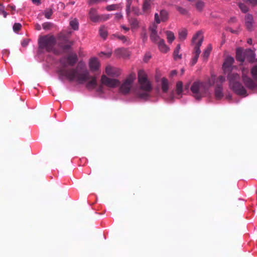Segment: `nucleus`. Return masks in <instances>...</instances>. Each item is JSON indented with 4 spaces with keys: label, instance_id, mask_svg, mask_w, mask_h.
<instances>
[{
    "label": "nucleus",
    "instance_id": "nucleus-1",
    "mask_svg": "<svg viewBox=\"0 0 257 257\" xmlns=\"http://www.w3.org/2000/svg\"><path fill=\"white\" fill-rule=\"evenodd\" d=\"M61 63L63 67L59 70L60 77L65 76L70 81L75 80L79 84H83L87 81L86 87L88 89H93L97 86L96 78L91 76L89 71L85 68L83 64H79L75 68L66 70L65 68L66 64L64 60Z\"/></svg>",
    "mask_w": 257,
    "mask_h": 257
},
{
    "label": "nucleus",
    "instance_id": "nucleus-2",
    "mask_svg": "<svg viewBox=\"0 0 257 257\" xmlns=\"http://www.w3.org/2000/svg\"><path fill=\"white\" fill-rule=\"evenodd\" d=\"M215 82V77L211 75L206 81L194 82L191 86V90L194 97L198 100L200 99L207 92L208 89L213 86Z\"/></svg>",
    "mask_w": 257,
    "mask_h": 257
},
{
    "label": "nucleus",
    "instance_id": "nucleus-3",
    "mask_svg": "<svg viewBox=\"0 0 257 257\" xmlns=\"http://www.w3.org/2000/svg\"><path fill=\"white\" fill-rule=\"evenodd\" d=\"M138 81L140 89L144 92H138L137 96L141 99H147L150 96L149 92L152 90V87L144 70H141L138 72Z\"/></svg>",
    "mask_w": 257,
    "mask_h": 257
},
{
    "label": "nucleus",
    "instance_id": "nucleus-4",
    "mask_svg": "<svg viewBox=\"0 0 257 257\" xmlns=\"http://www.w3.org/2000/svg\"><path fill=\"white\" fill-rule=\"evenodd\" d=\"M229 86L237 95L246 96L248 94L243 86L240 82L239 75L235 73H229L227 75Z\"/></svg>",
    "mask_w": 257,
    "mask_h": 257
},
{
    "label": "nucleus",
    "instance_id": "nucleus-5",
    "mask_svg": "<svg viewBox=\"0 0 257 257\" xmlns=\"http://www.w3.org/2000/svg\"><path fill=\"white\" fill-rule=\"evenodd\" d=\"M39 50H45L48 52H54L56 44V39L52 35L40 36L38 40Z\"/></svg>",
    "mask_w": 257,
    "mask_h": 257
},
{
    "label": "nucleus",
    "instance_id": "nucleus-6",
    "mask_svg": "<svg viewBox=\"0 0 257 257\" xmlns=\"http://www.w3.org/2000/svg\"><path fill=\"white\" fill-rule=\"evenodd\" d=\"M57 39L59 46L64 51L69 50L73 45V42L69 40L68 35L65 34L59 33Z\"/></svg>",
    "mask_w": 257,
    "mask_h": 257
},
{
    "label": "nucleus",
    "instance_id": "nucleus-7",
    "mask_svg": "<svg viewBox=\"0 0 257 257\" xmlns=\"http://www.w3.org/2000/svg\"><path fill=\"white\" fill-rule=\"evenodd\" d=\"M203 41V36L201 32L198 31L193 37L192 39V43L195 44L194 52L195 55L199 56L201 53L200 47L202 45Z\"/></svg>",
    "mask_w": 257,
    "mask_h": 257
},
{
    "label": "nucleus",
    "instance_id": "nucleus-8",
    "mask_svg": "<svg viewBox=\"0 0 257 257\" xmlns=\"http://www.w3.org/2000/svg\"><path fill=\"white\" fill-rule=\"evenodd\" d=\"M62 60H64V61H65V62L66 63V66L65 67V69L69 70V69H70L71 68H70V69H66L67 66L69 65L70 66H73L77 63V62L78 61V57H77V56L76 54L72 53V54H71L69 55L66 58H62V59H60V64H61V67H60V68L58 70V73L59 74V78L60 79H62L63 77H65V76H62V77H61L60 78V77L59 72L60 69H61L63 67V66H62L61 63V61Z\"/></svg>",
    "mask_w": 257,
    "mask_h": 257
},
{
    "label": "nucleus",
    "instance_id": "nucleus-9",
    "mask_svg": "<svg viewBox=\"0 0 257 257\" xmlns=\"http://www.w3.org/2000/svg\"><path fill=\"white\" fill-rule=\"evenodd\" d=\"M135 78L136 75L135 73L130 74L120 87V90L122 93L126 94L129 92Z\"/></svg>",
    "mask_w": 257,
    "mask_h": 257
},
{
    "label": "nucleus",
    "instance_id": "nucleus-10",
    "mask_svg": "<svg viewBox=\"0 0 257 257\" xmlns=\"http://www.w3.org/2000/svg\"><path fill=\"white\" fill-rule=\"evenodd\" d=\"M101 82L103 85L109 87H115L120 84V82L115 79H111L102 75L101 78Z\"/></svg>",
    "mask_w": 257,
    "mask_h": 257
},
{
    "label": "nucleus",
    "instance_id": "nucleus-11",
    "mask_svg": "<svg viewBox=\"0 0 257 257\" xmlns=\"http://www.w3.org/2000/svg\"><path fill=\"white\" fill-rule=\"evenodd\" d=\"M149 31L150 32V37L152 42L157 43L162 39L158 35L157 32V26L154 24L153 26L149 28Z\"/></svg>",
    "mask_w": 257,
    "mask_h": 257
},
{
    "label": "nucleus",
    "instance_id": "nucleus-12",
    "mask_svg": "<svg viewBox=\"0 0 257 257\" xmlns=\"http://www.w3.org/2000/svg\"><path fill=\"white\" fill-rule=\"evenodd\" d=\"M169 19L168 12L162 10L160 12V15L158 13L155 14V21L157 24H160L161 22H165L168 21Z\"/></svg>",
    "mask_w": 257,
    "mask_h": 257
},
{
    "label": "nucleus",
    "instance_id": "nucleus-13",
    "mask_svg": "<svg viewBox=\"0 0 257 257\" xmlns=\"http://www.w3.org/2000/svg\"><path fill=\"white\" fill-rule=\"evenodd\" d=\"M242 81L245 86L249 89H253L257 87L256 83L250 78L246 76L243 72Z\"/></svg>",
    "mask_w": 257,
    "mask_h": 257
},
{
    "label": "nucleus",
    "instance_id": "nucleus-14",
    "mask_svg": "<svg viewBox=\"0 0 257 257\" xmlns=\"http://www.w3.org/2000/svg\"><path fill=\"white\" fill-rule=\"evenodd\" d=\"M234 61V59L232 57L228 56L226 58L223 64V68L225 72L231 69Z\"/></svg>",
    "mask_w": 257,
    "mask_h": 257
},
{
    "label": "nucleus",
    "instance_id": "nucleus-15",
    "mask_svg": "<svg viewBox=\"0 0 257 257\" xmlns=\"http://www.w3.org/2000/svg\"><path fill=\"white\" fill-rule=\"evenodd\" d=\"M253 19L251 15L247 14L245 17V25L248 31H252L253 28Z\"/></svg>",
    "mask_w": 257,
    "mask_h": 257
},
{
    "label": "nucleus",
    "instance_id": "nucleus-16",
    "mask_svg": "<svg viewBox=\"0 0 257 257\" xmlns=\"http://www.w3.org/2000/svg\"><path fill=\"white\" fill-rule=\"evenodd\" d=\"M89 66L90 70L95 71L97 70L99 67V63L96 58H92L90 59Z\"/></svg>",
    "mask_w": 257,
    "mask_h": 257
},
{
    "label": "nucleus",
    "instance_id": "nucleus-17",
    "mask_svg": "<svg viewBox=\"0 0 257 257\" xmlns=\"http://www.w3.org/2000/svg\"><path fill=\"white\" fill-rule=\"evenodd\" d=\"M151 10V2L150 0H144L142 5L143 14H148Z\"/></svg>",
    "mask_w": 257,
    "mask_h": 257
},
{
    "label": "nucleus",
    "instance_id": "nucleus-18",
    "mask_svg": "<svg viewBox=\"0 0 257 257\" xmlns=\"http://www.w3.org/2000/svg\"><path fill=\"white\" fill-rule=\"evenodd\" d=\"M105 72L108 75L112 77L118 76L120 74L118 70L110 66H107L106 67Z\"/></svg>",
    "mask_w": 257,
    "mask_h": 257
},
{
    "label": "nucleus",
    "instance_id": "nucleus-19",
    "mask_svg": "<svg viewBox=\"0 0 257 257\" xmlns=\"http://www.w3.org/2000/svg\"><path fill=\"white\" fill-rule=\"evenodd\" d=\"M236 59L240 62H243L245 59L244 52L241 48H238L236 51Z\"/></svg>",
    "mask_w": 257,
    "mask_h": 257
},
{
    "label": "nucleus",
    "instance_id": "nucleus-20",
    "mask_svg": "<svg viewBox=\"0 0 257 257\" xmlns=\"http://www.w3.org/2000/svg\"><path fill=\"white\" fill-rule=\"evenodd\" d=\"M159 50L163 53H167L169 50V47L166 45L164 39L160 40L157 43Z\"/></svg>",
    "mask_w": 257,
    "mask_h": 257
},
{
    "label": "nucleus",
    "instance_id": "nucleus-21",
    "mask_svg": "<svg viewBox=\"0 0 257 257\" xmlns=\"http://www.w3.org/2000/svg\"><path fill=\"white\" fill-rule=\"evenodd\" d=\"M90 19L93 22H98V15L95 9L91 8L89 13Z\"/></svg>",
    "mask_w": 257,
    "mask_h": 257
},
{
    "label": "nucleus",
    "instance_id": "nucleus-22",
    "mask_svg": "<svg viewBox=\"0 0 257 257\" xmlns=\"http://www.w3.org/2000/svg\"><path fill=\"white\" fill-rule=\"evenodd\" d=\"M128 21L132 30L137 29L139 27V22L137 19L130 18L128 19Z\"/></svg>",
    "mask_w": 257,
    "mask_h": 257
},
{
    "label": "nucleus",
    "instance_id": "nucleus-23",
    "mask_svg": "<svg viewBox=\"0 0 257 257\" xmlns=\"http://www.w3.org/2000/svg\"><path fill=\"white\" fill-rule=\"evenodd\" d=\"M215 96L217 99H220L223 96L222 86L219 84H217L215 89Z\"/></svg>",
    "mask_w": 257,
    "mask_h": 257
},
{
    "label": "nucleus",
    "instance_id": "nucleus-24",
    "mask_svg": "<svg viewBox=\"0 0 257 257\" xmlns=\"http://www.w3.org/2000/svg\"><path fill=\"white\" fill-rule=\"evenodd\" d=\"M244 55L245 56V58H246L249 61H252L254 58V52L250 49H246L244 52Z\"/></svg>",
    "mask_w": 257,
    "mask_h": 257
},
{
    "label": "nucleus",
    "instance_id": "nucleus-25",
    "mask_svg": "<svg viewBox=\"0 0 257 257\" xmlns=\"http://www.w3.org/2000/svg\"><path fill=\"white\" fill-rule=\"evenodd\" d=\"M181 49V46L180 44L177 45L175 49L173 52L174 58L175 60H177L178 59H180L182 58V54H179V51Z\"/></svg>",
    "mask_w": 257,
    "mask_h": 257
},
{
    "label": "nucleus",
    "instance_id": "nucleus-26",
    "mask_svg": "<svg viewBox=\"0 0 257 257\" xmlns=\"http://www.w3.org/2000/svg\"><path fill=\"white\" fill-rule=\"evenodd\" d=\"M161 83H162V91L164 92H167V91L168 90V88H169V86H168L169 84H168V80L166 78L163 77L162 79Z\"/></svg>",
    "mask_w": 257,
    "mask_h": 257
},
{
    "label": "nucleus",
    "instance_id": "nucleus-27",
    "mask_svg": "<svg viewBox=\"0 0 257 257\" xmlns=\"http://www.w3.org/2000/svg\"><path fill=\"white\" fill-rule=\"evenodd\" d=\"M212 50V47L210 44L208 45L207 47L205 49L203 53V57L204 60H207L210 55L211 51Z\"/></svg>",
    "mask_w": 257,
    "mask_h": 257
},
{
    "label": "nucleus",
    "instance_id": "nucleus-28",
    "mask_svg": "<svg viewBox=\"0 0 257 257\" xmlns=\"http://www.w3.org/2000/svg\"><path fill=\"white\" fill-rule=\"evenodd\" d=\"M187 36V31L185 29H183L179 32V39L180 41H184L186 39Z\"/></svg>",
    "mask_w": 257,
    "mask_h": 257
},
{
    "label": "nucleus",
    "instance_id": "nucleus-29",
    "mask_svg": "<svg viewBox=\"0 0 257 257\" xmlns=\"http://www.w3.org/2000/svg\"><path fill=\"white\" fill-rule=\"evenodd\" d=\"M70 26L74 30H78L79 28V23L78 20L75 18L71 20L70 21Z\"/></svg>",
    "mask_w": 257,
    "mask_h": 257
},
{
    "label": "nucleus",
    "instance_id": "nucleus-30",
    "mask_svg": "<svg viewBox=\"0 0 257 257\" xmlns=\"http://www.w3.org/2000/svg\"><path fill=\"white\" fill-rule=\"evenodd\" d=\"M167 36V39L168 43H172V42L175 40V36L174 33L170 31H167L165 32Z\"/></svg>",
    "mask_w": 257,
    "mask_h": 257
},
{
    "label": "nucleus",
    "instance_id": "nucleus-31",
    "mask_svg": "<svg viewBox=\"0 0 257 257\" xmlns=\"http://www.w3.org/2000/svg\"><path fill=\"white\" fill-rule=\"evenodd\" d=\"M141 38L142 39L143 42L145 43L148 40V35L147 30L145 27L142 28V32L141 33Z\"/></svg>",
    "mask_w": 257,
    "mask_h": 257
},
{
    "label": "nucleus",
    "instance_id": "nucleus-32",
    "mask_svg": "<svg viewBox=\"0 0 257 257\" xmlns=\"http://www.w3.org/2000/svg\"><path fill=\"white\" fill-rule=\"evenodd\" d=\"M183 91V83L182 81H178L176 84V92L178 95H180Z\"/></svg>",
    "mask_w": 257,
    "mask_h": 257
},
{
    "label": "nucleus",
    "instance_id": "nucleus-33",
    "mask_svg": "<svg viewBox=\"0 0 257 257\" xmlns=\"http://www.w3.org/2000/svg\"><path fill=\"white\" fill-rule=\"evenodd\" d=\"M99 34L103 39H105L107 36V32L105 28L103 26L101 27L99 29Z\"/></svg>",
    "mask_w": 257,
    "mask_h": 257
},
{
    "label": "nucleus",
    "instance_id": "nucleus-34",
    "mask_svg": "<svg viewBox=\"0 0 257 257\" xmlns=\"http://www.w3.org/2000/svg\"><path fill=\"white\" fill-rule=\"evenodd\" d=\"M132 4V0H126V13L128 16L130 15V13H131Z\"/></svg>",
    "mask_w": 257,
    "mask_h": 257
},
{
    "label": "nucleus",
    "instance_id": "nucleus-35",
    "mask_svg": "<svg viewBox=\"0 0 257 257\" xmlns=\"http://www.w3.org/2000/svg\"><path fill=\"white\" fill-rule=\"evenodd\" d=\"M115 36L119 40L122 41L123 43H129V40L127 37L123 35H115Z\"/></svg>",
    "mask_w": 257,
    "mask_h": 257
},
{
    "label": "nucleus",
    "instance_id": "nucleus-36",
    "mask_svg": "<svg viewBox=\"0 0 257 257\" xmlns=\"http://www.w3.org/2000/svg\"><path fill=\"white\" fill-rule=\"evenodd\" d=\"M109 18L110 15L108 14L98 15V22L105 21Z\"/></svg>",
    "mask_w": 257,
    "mask_h": 257
},
{
    "label": "nucleus",
    "instance_id": "nucleus-37",
    "mask_svg": "<svg viewBox=\"0 0 257 257\" xmlns=\"http://www.w3.org/2000/svg\"><path fill=\"white\" fill-rule=\"evenodd\" d=\"M195 6H196V9L198 11H201L203 9L204 4V3L202 1H197V2L196 3Z\"/></svg>",
    "mask_w": 257,
    "mask_h": 257
},
{
    "label": "nucleus",
    "instance_id": "nucleus-38",
    "mask_svg": "<svg viewBox=\"0 0 257 257\" xmlns=\"http://www.w3.org/2000/svg\"><path fill=\"white\" fill-rule=\"evenodd\" d=\"M131 11L134 12V13L137 15L139 16L141 15H143V12H141L138 7H133L131 8Z\"/></svg>",
    "mask_w": 257,
    "mask_h": 257
},
{
    "label": "nucleus",
    "instance_id": "nucleus-39",
    "mask_svg": "<svg viewBox=\"0 0 257 257\" xmlns=\"http://www.w3.org/2000/svg\"><path fill=\"white\" fill-rule=\"evenodd\" d=\"M238 7L240 10L244 13H246L248 11V8L246 6L242 3H239Z\"/></svg>",
    "mask_w": 257,
    "mask_h": 257
},
{
    "label": "nucleus",
    "instance_id": "nucleus-40",
    "mask_svg": "<svg viewBox=\"0 0 257 257\" xmlns=\"http://www.w3.org/2000/svg\"><path fill=\"white\" fill-rule=\"evenodd\" d=\"M118 8V6L117 5H108L106 7V10L107 11H111L113 10H117Z\"/></svg>",
    "mask_w": 257,
    "mask_h": 257
},
{
    "label": "nucleus",
    "instance_id": "nucleus-41",
    "mask_svg": "<svg viewBox=\"0 0 257 257\" xmlns=\"http://www.w3.org/2000/svg\"><path fill=\"white\" fill-rule=\"evenodd\" d=\"M53 14V11L51 9H48L45 11L44 15L47 19H50Z\"/></svg>",
    "mask_w": 257,
    "mask_h": 257
},
{
    "label": "nucleus",
    "instance_id": "nucleus-42",
    "mask_svg": "<svg viewBox=\"0 0 257 257\" xmlns=\"http://www.w3.org/2000/svg\"><path fill=\"white\" fill-rule=\"evenodd\" d=\"M251 73L254 79L257 80V65L251 69Z\"/></svg>",
    "mask_w": 257,
    "mask_h": 257
},
{
    "label": "nucleus",
    "instance_id": "nucleus-43",
    "mask_svg": "<svg viewBox=\"0 0 257 257\" xmlns=\"http://www.w3.org/2000/svg\"><path fill=\"white\" fill-rule=\"evenodd\" d=\"M176 9L180 14L182 15H186L187 13V10L182 7L177 6L176 7Z\"/></svg>",
    "mask_w": 257,
    "mask_h": 257
},
{
    "label": "nucleus",
    "instance_id": "nucleus-44",
    "mask_svg": "<svg viewBox=\"0 0 257 257\" xmlns=\"http://www.w3.org/2000/svg\"><path fill=\"white\" fill-rule=\"evenodd\" d=\"M107 0H89L88 1V4L90 5H94V4H97L100 3L102 2H107Z\"/></svg>",
    "mask_w": 257,
    "mask_h": 257
},
{
    "label": "nucleus",
    "instance_id": "nucleus-45",
    "mask_svg": "<svg viewBox=\"0 0 257 257\" xmlns=\"http://www.w3.org/2000/svg\"><path fill=\"white\" fill-rule=\"evenodd\" d=\"M21 28H22V25H21V24H20V23H15L14 26H13V30L15 32H18L19 30H20Z\"/></svg>",
    "mask_w": 257,
    "mask_h": 257
},
{
    "label": "nucleus",
    "instance_id": "nucleus-46",
    "mask_svg": "<svg viewBox=\"0 0 257 257\" xmlns=\"http://www.w3.org/2000/svg\"><path fill=\"white\" fill-rule=\"evenodd\" d=\"M225 81V78L223 76H220L218 77L216 83L221 86V84Z\"/></svg>",
    "mask_w": 257,
    "mask_h": 257
},
{
    "label": "nucleus",
    "instance_id": "nucleus-47",
    "mask_svg": "<svg viewBox=\"0 0 257 257\" xmlns=\"http://www.w3.org/2000/svg\"><path fill=\"white\" fill-rule=\"evenodd\" d=\"M0 6H1V7L0 8V14L3 15L4 18H6L8 14L5 11L4 7L3 6H1V4H0Z\"/></svg>",
    "mask_w": 257,
    "mask_h": 257
},
{
    "label": "nucleus",
    "instance_id": "nucleus-48",
    "mask_svg": "<svg viewBox=\"0 0 257 257\" xmlns=\"http://www.w3.org/2000/svg\"><path fill=\"white\" fill-rule=\"evenodd\" d=\"M151 58V54L150 52H148L147 53L145 56H144V61L145 62H147Z\"/></svg>",
    "mask_w": 257,
    "mask_h": 257
},
{
    "label": "nucleus",
    "instance_id": "nucleus-49",
    "mask_svg": "<svg viewBox=\"0 0 257 257\" xmlns=\"http://www.w3.org/2000/svg\"><path fill=\"white\" fill-rule=\"evenodd\" d=\"M52 24L50 23H45L42 25L43 28L45 30H47L50 29Z\"/></svg>",
    "mask_w": 257,
    "mask_h": 257
},
{
    "label": "nucleus",
    "instance_id": "nucleus-50",
    "mask_svg": "<svg viewBox=\"0 0 257 257\" xmlns=\"http://www.w3.org/2000/svg\"><path fill=\"white\" fill-rule=\"evenodd\" d=\"M29 42V40L24 39L22 41V42L21 43V45L23 47H26L28 45Z\"/></svg>",
    "mask_w": 257,
    "mask_h": 257
},
{
    "label": "nucleus",
    "instance_id": "nucleus-51",
    "mask_svg": "<svg viewBox=\"0 0 257 257\" xmlns=\"http://www.w3.org/2000/svg\"><path fill=\"white\" fill-rule=\"evenodd\" d=\"M198 57L199 56H197V55H195L194 56V57L192 58V65H194L196 63L197 61V60L198 59Z\"/></svg>",
    "mask_w": 257,
    "mask_h": 257
},
{
    "label": "nucleus",
    "instance_id": "nucleus-52",
    "mask_svg": "<svg viewBox=\"0 0 257 257\" xmlns=\"http://www.w3.org/2000/svg\"><path fill=\"white\" fill-rule=\"evenodd\" d=\"M115 18L116 20H119L122 18V15L121 13H116L115 15Z\"/></svg>",
    "mask_w": 257,
    "mask_h": 257
},
{
    "label": "nucleus",
    "instance_id": "nucleus-53",
    "mask_svg": "<svg viewBox=\"0 0 257 257\" xmlns=\"http://www.w3.org/2000/svg\"><path fill=\"white\" fill-rule=\"evenodd\" d=\"M177 73V72L176 70H172L170 73L171 76L173 77L175 75H176Z\"/></svg>",
    "mask_w": 257,
    "mask_h": 257
},
{
    "label": "nucleus",
    "instance_id": "nucleus-54",
    "mask_svg": "<svg viewBox=\"0 0 257 257\" xmlns=\"http://www.w3.org/2000/svg\"><path fill=\"white\" fill-rule=\"evenodd\" d=\"M120 27H121V28L122 29H123V30H125V31H129V30H130V28H129L126 27H125V26H124V25H121Z\"/></svg>",
    "mask_w": 257,
    "mask_h": 257
},
{
    "label": "nucleus",
    "instance_id": "nucleus-55",
    "mask_svg": "<svg viewBox=\"0 0 257 257\" xmlns=\"http://www.w3.org/2000/svg\"><path fill=\"white\" fill-rule=\"evenodd\" d=\"M8 7H9L11 9V11H15V6L9 5L8 6Z\"/></svg>",
    "mask_w": 257,
    "mask_h": 257
},
{
    "label": "nucleus",
    "instance_id": "nucleus-56",
    "mask_svg": "<svg viewBox=\"0 0 257 257\" xmlns=\"http://www.w3.org/2000/svg\"><path fill=\"white\" fill-rule=\"evenodd\" d=\"M247 42L249 44H252V40H251V39H248L247 40Z\"/></svg>",
    "mask_w": 257,
    "mask_h": 257
},
{
    "label": "nucleus",
    "instance_id": "nucleus-57",
    "mask_svg": "<svg viewBox=\"0 0 257 257\" xmlns=\"http://www.w3.org/2000/svg\"><path fill=\"white\" fill-rule=\"evenodd\" d=\"M100 92H102V85H100L99 88H98V90Z\"/></svg>",
    "mask_w": 257,
    "mask_h": 257
},
{
    "label": "nucleus",
    "instance_id": "nucleus-58",
    "mask_svg": "<svg viewBox=\"0 0 257 257\" xmlns=\"http://www.w3.org/2000/svg\"><path fill=\"white\" fill-rule=\"evenodd\" d=\"M59 5H60V6L63 9L64 8V5L63 3H60Z\"/></svg>",
    "mask_w": 257,
    "mask_h": 257
},
{
    "label": "nucleus",
    "instance_id": "nucleus-59",
    "mask_svg": "<svg viewBox=\"0 0 257 257\" xmlns=\"http://www.w3.org/2000/svg\"><path fill=\"white\" fill-rule=\"evenodd\" d=\"M230 31L231 33H235L236 32V31H235V30H232V29H230Z\"/></svg>",
    "mask_w": 257,
    "mask_h": 257
},
{
    "label": "nucleus",
    "instance_id": "nucleus-60",
    "mask_svg": "<svg viewBox=\"0 0 257 257\" xmlns=\"http://www.w3.org/2000/svg\"><path fill=\"white\" fill-rule=\"evenodd\" d=\"M189 87V84H187L185 86V89H188Z\"/></svg>",
    "mask_w": 257,
    "mask_h": 257
},
{
    "label": "nucleus",
    "instance_id": "nucleus-61",
    "mask_svg": "<svg viewBox=\"0 0 257 257\" xmlns=\"http://www.w3.org/2000/svg\"><path fill=\"white\" fill-rule=\"evenodd\" d=\"M184 69H182L181 70L182 74H183V73H184Z\"/></svg>",
    "mask_w": 257,
    "mask_h": 257
},
{
    "label": "nucleus",
    "instance_id": "nucleus-62",
    "mask_svg": "<svg viewBox=\"0 0 257 257\" xmlns=\"http://www.w3.org/2000/svg\"><path fill=\"white\" fill-rule=\"evenodd\" d=\"M74 3H75V2H71V4L72 5H74Z\"/></svg>",
    "mask_w": 257,
    "mask_h": 257
},
{
    "label": "nucleus",
    "instance_id": "nucleus-63",
    "mask_svg": "<svg viewBox=\"0 0 257 257\" xmlns=\"http://www.w3.org/2000/svg\"><path fill=\"white\" fill-rule=\"evenodd\" d=\"M38 1V0H33V2H36Z\"/></svg>",
    "mask_w": 257,
    "mask_h": 257
},
{
    "label": "nucleus",
    "instance_id": "nucleus-64",
    "mask_svg": "<svg viewBox=\"0 0 257 257\" xmlns=\"http://www.w3.org/2000/svg\"><path fill=\"white\" fill-rule=\"evenodd\" d=\"M37 28H38V30H40V27L39 28V27H37Z\"/></svg>",
    "mask_w": 257,
    "mask_h": 257
}]
</instances>
